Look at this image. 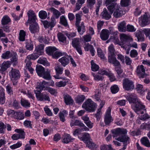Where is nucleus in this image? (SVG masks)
Returning a JSON list of instances; mask_svg holds the SVG:
<instances>
[{
	"label": "nucleus",
	"instance_id": "nucleus-1",
	"mask_svg": "<svg viewBox=\"0 0 150 150\" xmlns=\"http://www.w3.org/2000/svg\"><path fill=\"white\" fill-rule=\"evenodd\" d=\"M28 19L26 23H29L30 25L29 30L32 33H35L39 31V27L36 22V16L35 13L33 11L30 10L27 13Z\"/></svg>",
	"mask_w": 150,
	"mask_h": 150
},
{
	"label": "nucleus",
	"instance_id": "nucleus-2",
	"mask_svg": "<svg viewBox=\"0 0 150 150\" xmlns=\"http://www.w3.org/2000/svg\"><path fill=\"white\" fill-rule=\"evenodd\" d=\"M108 50L109 52L108 62L110 63H112L115 66H118L120 65V62L115 57V50L113 44H112L109 46L108 48Z\"/></svg>",
	"mask_w": 150,
	"mask_h": 150
},
{
	"label": "nucleus",
	"instance_id": "nucleus-3",
	"mask_svg": "<svg viewBox=\"0 0 150 150\" xmlns=\"http://www.w3.org/2000/svg\"><path fill=\"white\" fill-rule=\"evenodd\" d=\"M120 42L117 43L120 45H121V47L125 49L126 48V45L128 46H130L129 40H132L131 37L125 34H121L120 35Z\"/></svg>",
	"mask_w": 150,
	"mask_h": 150
},
{
	"label": "nucleus",
	"instance_id": "nucleus-4",
	"mask_svg": "<svg viewBox=\"0 0 150 150\" xmlns=\"http://www.w3.org/2000/svg\"><path fill=\"white\" fill-rule=\"evenodd\" d=\"M9 75L12 81L13 85H16L17 83V80L20 77L19 71L17 69L12 68L11 70L9 72Z\"/></svg>",
	"mask_w": 150,
	"mask_h": 150
},
{
	"label": "nucleus",
	"instance_id": "nucleus-5",
	"mask_svg": "<svg viewBox=\"0 0 150 150\" xmlns=\"http://www.w3.org/2000/svg\"><path fill=\"white\" fill-rule=\"evenodd\" d=\"M96 105L91 99H88L83 103L82 107L87 111L90 112L95 111L96 108Z\"/></svg>",
	"mask_w": 150,
	"mask_h": 150
},
{
	"label": "nucleus",
	"instance_id": "nucleus-6",
	"mask_svg": "<svg viewBox=\"0 0 150 150\" xmlns=\"http://www.w3.org/2000/svg\"><path fill=\"white\" fill-rule=\"evenodd\" d=\"M134 111L138 114H143L146 112L145 106L139 100L132 107Z\"/></svg>",
	"mask_w": 150,
	"mask_h": 150
},
{
	"label": "nucleus",
	"instance_id": "nucleus-7",
	"mask_svg": "<svg viewBox=\"0 0 150 150\" xmlns=\"http://www.w3.org/2000/svg\"><path fill=\"white\" fill-rule=\"evenodd\" d=\"M138 21L142 27H144L150 23V15L146 13L138 18Z\"/></svg>",
	"mask_w": 150,
	"mask_h": 150
},
{
	"label": "nucleus",
	"instance_id": "nucleus-8",
	"mask_svg": "<svg viewBox=\"0 0 150 150\" xmlns=\"http://www.w3.org/2000/svg\"><path fill=\"white\" fill-rule=\"evenodd\" d=\"M34 92L35 94L36 97L37 99L40 101L44 100L50 101V98L48 95V94L46 92L41 93L40 91H34Z\"/></svg>",
	"mask_w": 150,
	"mask_h": 150
},
{
	"label": "nucleus",
	"instance_id": "nucleus-9",
	"mask_svg": "<svg viewBox=\"0 0 150 150\" xmlns=\"http://www.w3.org/2000/svg\"><path fill=\"white\" fill-rule=\"evenodd\" d=\"M15 131L18 134H14L11 136V138L13 140H17L20 139H23L25 138V132L22 129H16Z\"/></svg>",
	"mask_w": 150,
	"mask_h": 150
},
{
	"label": "nucleus",
	"instance_id": "nucleus-10",
	"mask_svg": "<svg viewBox=\"0 0 150 150\" xmlns=\"http://www.w3.org/2000/svg\"><path fill=\"white\" fill-rule=\"evenodd\" d=\"M123 87L126 90H130L134 88V85L132 81L126 78L123 80Z\"/></svg>",
	"mask_w": 150,
	"mask_h": 150
},
{
	"label": "nucleus",
	"instance_id": "nucleus-11",
	"mask_svg": "<svg viewBox=\"0 0 150 150\" xmlns=\"http://www.w3.org/2000/svg\"><path fill=\"white\" fill-rule=\"evenodd\" d=\"M70 125L71 127L77 126L80 127H83L81 129V130L82 131H88L89 130V129L86 127L82 122L78 120H76L74 121L73 120H71Z\"/></svg>",
	"mask_w": 150,
	"mask_h": 150
},
{
	"label": "nucleus",
	"instance_id": "nucleus-12",
	"mask_svg": "<svg viewBox=\"0 0 150 150\" xmlns=\"http://www.w3.org/2000/svg\"><path fill=\"white\" fill-rule=\"evenodd\" d=\"M56 23L55 19L53 17L51 18L50 21H45L43 22V24L44 27L45 28H50L51 30L54 27Z\"/></svg>",
	"mask_w": 150,
	"mask_h": 150
},
{
	"label": "nucleus",
	"instance_id": "nucleus-13",
	"mask_svg": "<svg viewBox=\"0 0 150 150\" xmlns=\"http://www.w3.org/2000/svg\"><path fill=\"white\" fill-rule=\"evenodd\" d=\"M54 69L56 74L54 76L55 78L57 79H61L65 80L66 77L59 76V75L62 74L63 71V68L61 67L60 66L57 65L55 67Z\"/></svg>",
	"mask_w": 150,
	"mask_h": 150
},
{
	"label": "nucleus",
	"instance_id": "nucleus-14",
	"mask_svg": "<svg viewBox=\"0 0 150 150\" xmlns=\"http://www.w3.org/2000/svg\"><path fill=\"white\" fill-rule=\"evenodd\" d=\"M136 73L139 78H144L146 76L145 74V69L142 65L137 67Z\"/></svg>",
	"mask_w": 150,
	"mask_h": 150
},
{
	"label": "nucleus",
	"instance_id": "nucleus-15",
	"mask_svg": "<svg viewBox=\"0 0 150 150\" xmlns=\"http://www.w3.org/2000/svg\"><path fill=\"white\" fill-rule=\"evenodd\" d=\"M127 130L126 129L120 128H117L112 132V133L114 134L113 135L114 137H117L120 134H122V135H125L127 134Z\"/></svg>",
	"mask_w": 150,
	"mask_h": 150
},
{
	"label": "nucleus",
	"instance_id": "nucleus-16",
	"mask_svg": "<svg viewBox=\"0 0 150 150\" xmlns=\"http://www.w3.org/2000/svg\"><path fill=\"white\" fill-rule=\"evenodd\" d=\"M126 98L130 103L135 104L139 100L138 99L137 96L134 93L129 94L126 96Z\"/></svg>",
	"mask_w": 150,
	"mask_h": 150
},
{
	"label": "nucleus",
	"instance_id": "nucleus-17",
	"mask_svg": "<svg viewBox=\"0 0 150 150\" xmlns=\"http://www.w3.org/2000/svg\"><path fill=\"white\" fill-rule=\"evenodd\" d=\"M111 110L109 108L105 115L104 122L106 125H108L112 120L110 115Z\"/></svg>",
	"mask_w": 150,
	"mask_h": 150
},
{
	"label": "nucleus",
	"instance_id": "nucleus-18",
	"mask_svg": "<svg viewBox=\"0 0 150 150\" xmlns=\"http://www.w3.org/2000/svg\"><path fill=\"white\" fill-rule=\"evenodd\" d=\"M115 139L119 141L123 142V144H129V143L130 138L126 134L121 135L119 137L116 138Z\"/></svg>",
	"mask_w": 150,
	"mask_h": 150
},
{
	"label": "nucleus",
	"instance_id": "nucleus-19",
	"mask_svg": "<svg viewBox=\"0 0 150 150\" xmlns=\"http://www.w3.org/2000/svg\"><path fill=\"white\" fill-rule=\"evenodd\" d=\"M110 34V32L108 30L105 29H103L100 33V38L103 40H106L108 39Z\"/></svg>",
	"mask_w": 150,
	"mask_h": 150
},
{
	"label": "nucleus",
	"instance_id": "nucleus-20",
	"mask_svg": "<svg viewBox=\"0 0 150 150\" xmlns=\"http://www.w3.org/2000/svg\"><path fill=\"white\" fill-rule=\"evenodd\" d=\"M98 73L101 75L104 74L107 75L109 78L111 82L114 81L116 80L115 76L113 74L110 72L108 73L105 70L99 71L98 72Z\"/></svg>",
	"mask_w": 150,
	"mask_h": 150
},
{
	"label": "nucleus",
	"instance_id": "nucleus-21",
	"mask_svg": "<svg viewBox=\"0 0 150 150\" xmlns=\"http://www.w3.org/2000/svg\"><path fill=\"white\" fill-rule=\"evenodd\" d=\"M75 25L77 30L78 32L80 35H82L85 31V26L84 25L83 22H82L80 25H79V24Z\"/></svg>",
	"mask_w": 150,
	"mask_h": 150
},
{
	"label": "nucleus",
	"instance_id": "nucleus-22",
	"mask_svg": "<svg viewBox=\"0 0 150 150\" xmlns=\"http://www.w3.org/2000/svg\"><path fill=\"white\" fill-rule=\"evenodd\" d=\"M59 61L62 66L64 67L69 63V56L63 57L59 59Z\"/></svg>",
	"mask_w": 150,
	"mask_h": 150
},
{
	"label": "nucleus",
	"instance_id": "nucleus-23",
	"mask_svg": "<svg viewBox=\"0 0 150 150\" xmlns=\"http://www.w3.org/2000/svg\"><path fill=\"white\" fill-rule=\"evenodd\" d=\"M48 82L43 81L42 82L40 83L38 86L37 88L38 89H40L39 91H40V92L43 90H46L48 87H46L45 86L48 85Z\"/></svg>",
	"mask_w": 150,
	"mask_h": 150
},
{
	"label": "nucleus",
	"instance_id": "nucleus-24",
	"mask_svg": "<svg viewBox=\"0 0 150 150\" xmlns=\"http://www.w3.org/2000/svg\"><path fill=\"white\" fill-rule=\"evenodd\" d=\"M102 18L106 20H109L111 17V14L108 13L106 8L103 9V11L101 14Z\"/></svg>",
	"mask_w": 150,
	"mask_h": 150
},
{
	"label": "nucleus",
	"instance_id": "nucleus-25",
	"mask_svg": "<svg viewBox=\"0 0 150 150\" xmlns=\"http://www.w3.org/2000/svg\"><path fill=\"white\" fill-rule=\"evenodd\" d=\"M11 62L9 61H4L0 65L1 70L2 72L5 71L10 67Z\"/></svg>",
	"mask_w": 150,
	"mask_h": 150
},
{
	"label": "nucleus",
	"instance_id": "nucleus-26",
	"mask_svg": "<svg viewBox=\"0 0 150 150\" xmlns=\"http://www.w3.org/2000/svg\"><path fill=\"white\" fill-rule=\"evenodd\" d=\"M107 6V8L110 12L111 14L113 13V11L119 6L116 3H112L111 4L108 5Z\"/></svg>",
	"mask_w": 150,
	"mask_h": 150
},
{
	"label": "nucleus",
	"instance_id": "nucleus-27",
	"mask_svg": "<svg viewBox=\"0 0 150 150\" xmlns=\"http://www.w3.org/2000/svg\"><path fill=\"white\" fill-rule=\"evenodd\" d=\"M40 77H42L46 80H50L52 78L50 74V70L48 69H46L45 71H44L42 75Z\"/></svg>",
	"mask_w": 150,
	"mask_h": 150
},
{
	"label": "nucleus",
	"instance_id": "nucleus-28",
	"mask_svg": "<svg viewBox=\"0 0 150 150\" xmlns=\"http://www.w3.org/2000/svg\"><path fill=\"white\" fill-rule=\"evenodd\" d=\"M4 90L2 87L0 86V104H3L5 102V93Z\"/></svg>",
	"mask_w": 150,
	"mask_h": 150
},
{
	"label": "nucleus",
	"instance_id": "nucleus-29",
	"mask_svg": "<svg viewBox=\"0 0 150 150\" xmlns=\"http://www.w3.org/2000/svg\"><path fill=\"white\" fill-rule=\"evenodd\" d=\"M74 139L71 138L69 134H67L64 136L62 142L64 143L67 144L72 142Z\"/></svg>",
	"mask_w": 150,
	"mask_h": 150
},
{
	"label": "nucleus",
	"instance_id": "nucleus-30",
	"mask_svg": "<svg viewBox=\"0 0 150 150\" xmlns=\"http://www.w3.org/2000/svg\"><path fill=\"white\" fill-rule=\"evenodd\" d=\"M12 57L11 59V63H13V65H16L18 63V55L15 52L12 53Z\"/></svg>",
	"mask_w": 150,
	"mask_h": 150
},
{
	"label": "nucleus",
	"instance_id": "nucleus-31",
	"mask_svg": "<svg viewBox=\"0 0 150 150\" xmlns=\"http://www.w3.org/2000/svg\"><path fill=\"white\" fill-rule=\"evenodd\" d=\"M118 28L120 32H124L126 31V23L124 21L122 22L118 25Z\"/></svg>",
	"mask_w": 150,
	"mask_h": 150
},
{
	"label": "nucleus",
	"instance_id": "nucleus-32",
	"mask_svg": "<svg viewBox=\"0 0 150 150\" xmlns=\"http://www.w3.org/2000/svg\"><path fill=\"white\" fill-rule=\"evenodd\" d=\"M120 6L117 8L113 12V16L116 18H118L121 16L122 15V11L120 10Z\"/></svg>",
	"mask_w": 150,
	"mask_h": 150
},
{
	"label": "nucleus",
	"instance_id": "nucleus-33",
	"mask_svg": "<svg viewBox=\"0 0 150 150\" xmlns=\"http://www.w3.org/2000/svg\"><path fill=\"white\" fill-rule=\"evenodd\" d=\"M13 117L17 120L23 119L24 117L23 113L21 112H15L13 115Z\"/></svg>",
	"mask_w": 150,
	"mask_h": 150
},
{
	"label": "nucleus",
	"instance_id": "nucleus-34",
	"mask_svg": "<svg viewBox=\"0 0 150 150\" xmlns=\"http://www.w3.org/2000/svg\"><path fill=\"white\" fill-rule=\"evenodd\" d=\"M64 102L66 105H70L73 103L74 101L71 97L68 95H65L64 96Z\"/></svg>",
	"mask_w": 150,
	"mask_h": 150
},
{
	"label": "nucleus",
	"instance_id": "nucleus-35",
	"mask_svg": "<svg viewBox=\"0 0 150 150\" xmlns=\"http://www.w3.org/2000/svg\"><path fill=\"white\" fill-rule=\"evenodd\" d=\"M49 10L56 18H58L61 15L60 12L53 7L50 8Z\"/></svg>",
	"mask_w": 150,
	"mask_h": 150
},
{
	"label": "nucleus",
	"instance_id": "nucleus-36",
	"mask_svg": "<svg viewBox=\"0 0 150 150\" xmlns=\"http://www.w3.org/2000/svg\"><path fill=\"white\" fill-rule=\"evenodd\" d=\"M36 71L38 75L41 76L45 71V69L42 66L38 65L36 67Z\"/></svg>",
	"mask_w": 150,
	"mask_h": 150
},
{
	"label": "nucleus",
	"instance_id": "nucleus-37",
	"mask_svg": "<svg viewBox=\"0 0 150 150\" xmlns=\"http://www.w3.org/2000/svg\"><path fill=\"white\" fill-rule=\"evenodd\" d=\"M25 47L27 50H32L33 48L32 42L30 40H26Z\"/></svg>",
	"mask_w": 150,
	"mask_h": 150
},
{
	"label": "nucleus",
	"instance_id": "nucleus-38",
	"mask_svg": "<svg viewBox=\"0 0 150 150\" xmlns=\"http://www.w3.org/2000/svg\"><path fill=\"white\" fill-rule=\"evenodd\" d=\"M57 50L56 48L54 47H49L46 48L47 53L49 55H52L54 52Z\"/></svg>",
	"mask_w": 150,
	"mask_h": 150
},
{
	"label": "nucleus",
	"instance_id": "nucleus-39",
	"mask_svg": "<svg viewBox=\"0 0 150 150\" xmlns=\"http://www.w3.org/2000/svg\"><path fill=\"white\" fill-rule=\"evenodd\" d=\"M142 143L147 147H150V143L148 138L146 137H144L141 139Z\"/></svg>",
	"mask_w": 150,
	"mask_h": 150
},
{
	"label": "nucleus",
	"instance_id": "nucleus-40",
	"mask_svg": "<svg viewBox=\"0 0 150 150\" xmlns=\"http://www.w3.org/2000/svg\"><path fill=\"white\" fill-rule=\"evenodd\" d=\"M80 139L85 143L90 139L89 134L88 133H83L82 136Z\"/></svg>",
	"mask_w": 150,
	"mask_h": 150
},
{
	"label": "nucleus",
	"instance_id": "nucleus-41",
	"mask_svg": "<svg viewBox=\"0 0 150 150\" xmlns=\"http://www.w3.org/2000/svg\"><path fill=\"white\" fill-rule=\"evenodd\" d=\"M85 96L83 95H80L78 96L75 98V100L76 103H81L85 99Z\"/></svg>",
	"mask_w": 150,
	"mask_h": 150
},
{
	"label": "nucleus",
	"instance_id": "nucleus-42",
	"mask_svg": "<svg viewBox=\"0 0 150 150\" xmlns=\"http://www.w3.org/2000/svg\"><path fill=\"white\" fill-rule=\"evenodd\" d=\"M72 44L74 47L81 46L79 39L77 38H74L72 42Z\"/></svg>",
	"mask_w": 150,
	"mask_h": 150
},
{
	"label": "nucleus",
	"instance_id": "nucleus-43",
	"mask_svg": "<svg viewBox=\"0 0 150 150\" xmlns=\"http://www.w3.org/2000/svg\"><path fill=\"white\" fill-rule=\"evenodd\" d=\"M84 3L83 0H78L76 4L75 10L74 11L75 12L76 11L79 10L82 6V5Z\"/></svg>",
	"mask_w": 150,
	"mask_h": 150
},
{
	"label": "nucleus",
	"instance_id": "nucleus-44",
	"mask_svg": "<svg viewBox=\"0 0 150 150\" xmlns=\"http://www.w3.org/2000/svg\"><path fill=\"white\" fill-rule=\"evenodd\" d=\"M10 21V19L8 16H4L1 21V24L3 25H6Z\"/></svg>",
	"mask_w": 150,
	"mask_h": 150
},
{
	"label": "nucleus",
	"instance_id": "nucleus-45",
	"mask_svg": "<svg viewBox=\"0 0 150 150\" xmlns=\"http://www.w3.org/2000/svg\"><path fill=\"white\" fill-rule=\"evenodd\" d=\"M12 53L9 51H6L3 53L2 55V58L4 59H8L11 57Z\"/></svg>",
	"mask_w": 150,
	"mask_h": 150
},
{
	"label": "nucleus",
	"instance_id": "nucleus-46",
	"mask_svg": "<svg viewBox=\"0 0 150 150\" xmlns=\"http://www.w3.org/2000/svg\"><path fill=\"white\" fill-rule=\"evenodd\" d=\"M111 34L113 35L110 37V38L111 39L112 41H114V40L117 43H118L119 42V40L118 38L117 34V32H112L110 33Z\"/></svg>",
	"mask_w": 150,
	"mask_h": 150
},
{
	"label": "nucleus",
	"instance_id": "nucleus-47",
	"mask_svg": "<svg viewBox=\"0 0 150 150\" xmlns=\"http://www.w3.org/2000/svg\"><path fill=\"white\" fill-rule=\"evenodd\" d=\"M65 81H60L59 82H57L56 83V86L58 87H64L67 84V83L68 82V79L66 78V79L64 80Z\"/></svg>",
	"mask_w": 150,
	"mask_h": 150
},
{
	"label": "nucleus",
	"instance_id": "nucleus-48",
	"mask_svg": "<svg viewBox=\"0 0 150 150\" xmlns=\"http://www.w3.org/2000/svg\"><path fill=\"white\" fill-rule=\"evenodd\" d=\"M6 128V125L2 122H0V134H5Z\"/></svg>",
	"mask_w": 150,
	"mask_h": 150
},
{
	"label": "nucleus",
	"instance_id": "nucleus-49",
	"mask_svg": "<svg viewBox=\"0 0 150 150\" xmlns=\"http://www.w3.org/2000/svg\"><path fill=\"white\" fill-rule=\"evenodd\" d=\"M44 47V45L43 44H41L35 48V50L37 52V53L38 54L40 53V55L41 54V53L43 52Z\"/></svg>",
	"mask_w": 150,
	"mask_h": 150
},
{
	"label": "nucleus",
	"instance_id": "nucleus-50",
	"mask_svg": "<svg viewBox=\"0 0 150 150\" xmlns=\"http://www.w3.org/2000/svg\"><path fill=\"white\" fill-rule=\"evenodd\" d=\"M40 54L36 53L33 54H32L29 55L27 57V58L28 60L33 59L35 60L38 58L39 57V55Z\"/></svg>",
	"mask_w": 150,
	"mask_h": 150
},
{
	"label": "nucleus",
	"instance_id": "nucleus-51",
	"mask_svg": "<svg viewBox=\"0 0 150 150\" xmlns=\"http://www.w3.org/2000/svg\"><path fill=\"white\" fill-rule=\"evenodd\" d=\"M60 22L62 24L65 26L68 25L67 21L64 16H62L60 18Z\"/></svg>",
	"mask_w": 150,
	"mask_h": 150
},
{
	"label": "nucleus",
	"instance_id": "nucleus-52",
	"mask_svg": "<svg viewBox=\"0 0 150 150\" xmlns=\"http://www.w3.org/2000/svg\"><path fill=\"white\" fill-rule=\"evenodd\" d=\"M25 35V33L24 30H21L19 33V40L21 41H24Z\"/></svg>",
	"mask_w": 150,
	"mask_h": 150
},
{
	"label": "nucleus",
	"instance_id": "nucleus-53",
	"mask_svg": "<svg viewBox=\"0 0 150 150\" xmlns=\"http://www.w3.org/2000/svg\"><path fill=\"white\" fill-rule=\"evenodd\" d=\"M91 68L92 70L94 71H97L99 69V66L94 63L93 61L92 60L91 61Z\"/></svg>",
	"mask_w": 150,
	"mask_h": 150
},
{
	"label": "nucleus",
	"instance_id": "nucleus-54",
	"mask_svg": "<svg viewBox=\"0 0 150 150\" xmlns=\"http://www.w3.org/2000/svg\"><path fill=\"white\" fill-rule=\"evenodd\" d=\"M98 55L101 59L104 60L105 57L104 56V54L102 52L101 49L100 48H98L97 49Z\"/></svg>",
	"mask_w": 150,
	"mask_h": 150
},
{
	"label": "nucleus",
	"instance_id": "nucleus-55",
	"mask_svg": "<svg viewBox=\"0 0 150 150\" xmlns=\"http://www.w3.org/2000/svg\"><path fill=\"white\" fill-rule=\"evenodd\" d=\"M38 40L40 42L45 44H48L49 42L45 37L39 36L38 38Z\"/></svg>",
	"mask_w": 150,
	"mask_h": 150
},
{
	"label": "nucleus",
	"instance_id": "nucleus-56",
	"mask_svg": "<svg viewBox=\"0 0 150 150\" xmlns=\"http://www.w3.org/2000/svg\"><path fill=\"white\" fill-rule=\"evenodd\" d=\"M58 37L59 40L62 42H64L66 41V38L62 33H59L58 34Z\"/></svg>",
	"mask_w": 150,
	"mask_h": 150
},
{
	"label": "nucleus",
	"instance_id": "nucleus-57",
	"mask_svg": "<svg viewBox=\"0 0 150 150\" xmlns=\"http://www.w3.org/2000/svg\"><path fill=\"white\" fill-rule=\"evenodd\" d=\"M111 91L112 93H116L119 90V88L116 85H114L110 88Z\"/></svg>",
	"mask_w": 150,
	"mask_h": 150
},
{
	"label": "nucleus",
	"instance_id": "nucleus-58",
	"mask_svg": "<svg viewBox=\"0 0 150 150\" xmlns=\"http://www.w3.org/2000/svg\"><path fill=\"white\" fill-rule=\"evenodd\" d=\"M39 15L40 18L42 19H44L46 18L47 13L45 11H41L39 12Z\"/></svg>",
	"mask_w": 150,
	"mask_h": 150
},
{
	"label": "nucleus",
	"instance_id": "nucleus-59",
	"mask_svg": "<svg viewBox=\"0 0 150 150\" xmlns=\"http://www.w3.org/2000/svg\"><path fill=\"white\" fill-rule=\"evenodd\" d=\"M76 21L75 23V25L80 24L81 20V16L80 15V13H76L75 15Z\"/></svg>",
	"mask_w": 150,
	"mask_h": 150
},
{
	"label": "nucleus",
	"instance_id": "nucleus-60",
	"mask_svg": "<svg viewBox=\"0 0 150 150\" xmlns=\"http://www.w3.org/2000/svg\"><path fill=\"white\" fill-rule=\"evenodd\" d=\"M21 103L23 106L25 107H29L30 104V103L27 100L24 99H21Z\"/></svg>",
	"mask_w": 150,
	"mask_h": 150
},
{
	"label": "nucleus",
	"instance_id": "nucleus-61",
	"mask_svg": "<svg viewBox=\"0 0 150 150\" xmlns=\"http://www.w3.org/2000/svg\"><path fill=\"white\" fill-rule=\"evenodd\" d=\"M44 111L46 115L49 116H51L52 115L53 113L50 109L47 106L44 108Z\"/></svg>",
	"mask_w": 150,
	"mask_h": 150
},
{
	"label": "nucleus",
	"instance_id": "nucleus-62",
	"mask_svg": "<svg viewBox=\"0 0 150 150\" xmlns=\"http://www.w3.org/2000/svg\"><path fill=\"white\" fill-rule=\"evenodd\" d=\"M86 144L87 147L92 149V148L95 147V144L92 142L90 140L85 143Z\"/></svg>",
	"mask_w": 150,
	"mask_h": 150
},
{
	"label": "nucleus",
	"instance_id": "nucleus-63",
	"mask_svg": "<svg viewBox=\"0 0 150 150\" xmlns=\"http://www.w3.org/2000/svg\"><path fill=\"white\" fill-rule=\"evenodd\" d=\"M38 62L39 63L42 64L45 66H49L50 64L47 61L46 59H43L40 58L38 61Z\"/></svg>",
	"mask_w": 150,
	"mask_h": 150
},
{
	"label": "nucleus",
	"instance_id": "nucleus-64",
	"mask_svg": "<svg viewBox=\"0 0 150 150\" xmlns=\"http://www.w3.org/2000/svg\"><path fill=\"white\" fill-rule=\"evenodd\" d=\"M22 145L21 142H18L16 144H13V145L10 146V148L12 149H15L21 147Z\"/></svg>",
	"mask_w": 150,
	"mask_h": 150
}]
</instances>
